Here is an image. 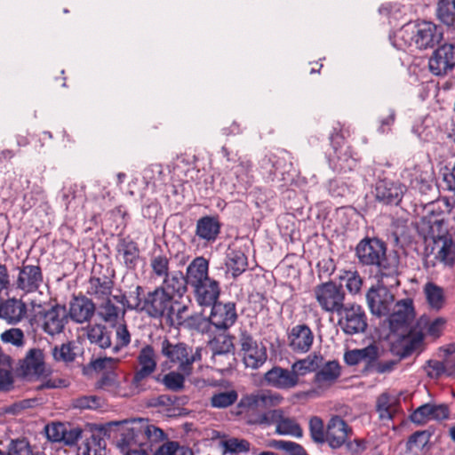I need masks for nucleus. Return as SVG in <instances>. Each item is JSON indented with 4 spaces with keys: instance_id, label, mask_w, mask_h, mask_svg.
I'll list each match as a JSON object with an SVG mask.
<instances>
[{
    "instance_id": "nucleus-1",
    "label": "nucleus",
    "mask_w": 455,
    "mask_h": 455,
    "mask_svg": "<svg viewBox=\"0 0 455 455\" xmlns=\"http://www.w3.org/2000/svg\"><path fill=\"white\" fill-rule=\"evenodd\" d=\"M355 255L360 266L375 268L374 277L392 278L400 272L399 256L396 252L387 253V243L377 236L361 239L355 245Z\"/></svg>"
},
{
    "instance_id": "nucleus-2",
    "label": "nucleus",
    "mask_w": 455,
    "mask_h": 455,
    "mask_svg": "<svg viewBox=\"0 0 455 455\" xmlns=\"http://www.w3.org/2000/svg\"><path fill=\"white\" fill-rule=\"evenodd\" d=\"M446 319L437 317L433 321L423 315L418 318L407 333L400 335L398 339L390 343V352L393 355H399L400 358H408L414 352L422 349L425 339V331L427 334L434 339L439 338L445 327Z\"/></svg>"
},
{
    "instance_id": "nucleus-3",
    "label": "nucleus",
    "mask_w": 455,
    "mask_h": 455,
    "mask_svg": "<svg viewBox=\"0 0 455 455\" xmlns=\"http://www.w3.org/2000/svg\"><path fill=\"white\" fill-rule=\"evenodd\" d=\"M119 425V422H116ZM121 443L124 446L135 445L147 448L153 452L155 447L168 440V435L148 419H132L120 423Z\"/></svg>"
},
{
    "instance_id": "nucleus-4",
    "label": "nucleus",
    "mask_w": 455,
    "mask_h": 455,
    "mask_svg": "<svg viewBox=\"0 0 455 455\" xmlns=\"http://www.w3.org/2000/svg\"><path fill=\"white\" fill-rule=\"evenodd\" d=\"M396 36L405 46H415L419 50L432 49L443 37V29L431 21L416 20L404 24Z\"/></svg>"
},
{
    "instance_id": "nucleus-5",
    "label": "nucleus",
    "mask_w": 455,
    "mask_h": 455,
    "mask_svg": "<svg viewBox=\"0 0 455 455\" xmlns=\"http://www.w3.org/2000/svg\"><path fill=\"white\" fill-rule=\"evenodd\" d=\"M156 346L167 363L177 365L178 370L187 375L192 374L194 363L202 360L201 347L194 349L185 342L171 340L166 336L159 338Z\"/></svg>"
},
{
    "instance_id": "nucleus-6",
    "label": "nucleus",
    "mask_w": 455,
    "mask_h": 455,
    "mask_svg": "<svg viewBox=\"0 0 455 455\" xmlns=\"http://www.w3.org/2000/svg\"><path fill=\"white\" fill-rule=\"evenodd\" d=\"M401 272L395 273L392 278L374 277L377 283L371 285L366 292V301L371 315L377 317L385 316L389 313L395 302V295L389 289L397 288L401 283Z\"/></svg>"
},
{
    "instance_id": "nucleus-7",
    "label": "nucleus",
    "mask_w": 455,
    "mask_h": 455,
    "mask_svg": "<svg viewBox=\"0 0 455 455\" xmlns=\"http://www.w3.org/2000/svg\"><path fill=\"white\" fill-rule=\"evenodd\" d=\"M282 400L279 395L246 394L238 401L232 413L248 425H256L261 409L278 405Z\"/></svg>"
},
{
    "instance_id": "nucleus-8",
    "label": "nucleus",
    "mask_w": 455,
    "mask_h": 455,
    "mask_svg": "<svg viewBox=\"0 0 455 455\" xmlns=\"http://www.w3.org/2000/svg\"><path fill=\"white\" fill-rule=\"evenodd\" d=\"M385 316H387L386 323L390 333L398 339L400 335L407 333L413 326L412 323L416 318L413 299L405 298L397 300Z\"/></svg>"
},
{
    "instance_id": "nucleus-9",
    "label": "nucleus",
    "mask_w": 455,
    "mask_h": 455,
    "mask_svg": "<svg viewBox=\"0 0 455 455\" xmlns=\"http://www.w3.org/2000/svg\"><path fill=\"white\" fill-rule=\"evenodd\" d=\"M144 304L141 312L153 319L164 320L170 316L172 309L173 296L165 291L162 286L156 287L144 295Z\"/></svg>"
},
{
    "instance_id": "nucleus-10",
    "label": "nucleus",
    "mask_w": 455,
    "mask_h": 455,
    "mask_svg": "<svg viewBox=\"0 0 455 455\" xmlns=\"http://www.w3.org/2000/svg\"><path fill=\"white\" fill-rule=\"evenodd\" d=\"M315 298L324 312L340 313L345 306V291L341 284L332 281L322 283L314 289Z\"/></svg>"
},
{
    "instance_id": "nucleus-11",
    "label": "nucleus",
    "mask_w": 455,
    "mask_h": 455,
    "mask_svg": "<svg viewBox=\"0 0 455 455\" xmlns=\"http://www.w3.org/2000/svg\"><path fill=\"white\" fill-rule=\"evenodd\" d=\"M338 324L347 335L363 333L367 327V316L362 306L355 303H348L342 307Z\"/></svg>"
},
{
    "instance_id": "nucleus-12",
    "label": "nucleus",
    "mask_w": 455,
    "mask_h": 455,
    "mask_svg": "<svg viewBox=\"0 0 455 455\" xmlns=\"http://www.w3.org/2000/svg\"><path fill=\"white\" fill-rule=\"evenodd\" d=\"M35 317L42 330L50 336L63 332L68 318L66 307L60 304L39 310Z\"/></svg>"
},
{
    "instance_id": "nucleus-13",
    "label": "nucleus",
    "mask_w": 455,
    "mask_h": 455,
    "mask_svg": "<svg viewBox=\"0 0 455 455\" xmlns=\"http://www.w3.org/2000/svg\"><path fill=\"white\" fill-rule=\"evenodd\" d=\"M260 167L268 172V179L286 181L292 168L291 156L286 150H280L276 154L265 155L259 161Z\"/></svg>"
},
{
    "instance_id": "nucleus-14",
    "label": "nucleus",
    "mask_w": 455,
    "mask_h": 455,
    "mask_svg": "<svg viewBox=\"0 0 455 455\" xmlns=\"http://www.w3.org/2000/svg\"><path fill=\"white\" fill-rule=\"evenodd\" d=\"M239 344L243 352V363L247 368L258 369L267 359V347L258 343L247 331H241Z\"/></svg>"
},
{
    "instance_id": "nucleus-15",
    "label": "nucleus",
    "mask_w": 455,
    "mask_h": 455,
    "mask_svg": "<svg viewBox=\"0 0 455 455\" xmlns=\"http://www.w3.org/2000/svg\"><path fill=\"white\" fill-rule=\"evenodd\" d=\"M428 68L438 76L451 71L455 68V44H443L435 49L428 60Z\"/></svg>"
},
{
    "instance_id": "nucleus-16",
    "label": "nucleus",
    "mask_w": 455,
    "mask_h": 455,
    "mask_svg": "<svg viewBox=\"0 0 455 455\" xmlns=\"http://www.w3.org/2000/svg\"><path fill=\"white\" fill-rule=\"evenodd\" d=\"M17 269L19 273L15 281L16 289L25 293H32L40 288L44 282V275L39 264H27L24 260Z\"/></svg>"
},
{
    "instance_id": "nucleus-17",
    "label": "nucleus",
    "mask_w": 455,
    "mask_h": 455,
    "mask_svg": "<svg viewBox=\"0 0 455 455\" xmlns=\"http://www.w3.org/2000/svg\"><path fill=\"white\" fill-rule=\"evenodd\" d=\"M407 192V187L399 182L381 180L375 187L376 200L387 205H398Z\"/></svg>"
},
{
    "instance_id": "nucleus-18",
    "label": "nucleus",
    "mask_w": 455,
    "mask_h": 455,
    "mask_svg": "<svg viewBox=\"0 0 455 455\" xmlns=\"http://www.w3.org/2000/svg\"><path fill=\"white\" fill-rule=\"evenodd\" d=\"M353 435V429L340 416H333L327 423L326 441L329 446L337 450L346 443Z\"/></svg>"
},
{
    "instance_id": "nucleus-19",
    "label": "nucleus",
    "mask_w": 455,
    "mask_h": 455,
    "mask_svg": "<svg viewBox=\"0 0 455 455\" xmlns=\"http://www.w3.org/2000/svg\"><path fill=\"white\" fill-rule=\"evenodd\" d=\"M212 307L210 321L218 330L226 331L235 324L237 320L235 302H216Z\"/></svg>"
},
{
    "instance_id": "nucleus-20",
    "label": "nucleus",
    "mask_w": 455,
    "mask_h": 455,
    "mask_svg": "<svg viewBox=\"0 0 455 455\" xmlns=\"http://www.w3.org/2000/svg\"><path fill=\"white\" fill-rule=\"evenodd\" d=\"M263 380L267 386L281 390L294 388L299 384L291 368L289 370L281 366L272 367L264 374Z\"/></svg>"
},
{
    "instance_id": "nucleus-21",
    "label": "nucleus",
    "mask_w": 455,
    "mask_h": 455,
    "mask_svg": "<svg viewBox=\"0 0 455 455\" xmlns=\"http://www.w3.org/2000/svg\"><path fill=\"white\" fill-rule=\"evenodd\" d=\"M196 301L203 307H211L220 295V283L215 278L204 280L192 286Z\"/></svg>"
},
{
    "instance_id": "nucleus-22",
    "label": "nucleus",
    "mask_w": 455,
    "mask_h": 455,
    "mask_svg": "<svg viewBox=\"0 0 455 455\" xmlns=\"http://www.w3.org/2000/svg\"><path fill=\"white\" fill-rule=\"evenodd\" d=\"M210 347L212 351V360L215 365L230 367L229 360L234 355L233 337L230 335L214 338L210 341Z\"/></svg>"
},
{
    "instance_id": "nucleus-23",
    "label": "nucleus",
    "mask_w": 455,
    "mask_h": 455,
    "mask_svg": "<svg viewBox=\"0 0 455 455\" xmlns=\"http://www.w3.org/2000/svg\"><path fill=\"white\" fill-rule=\"evenodd\" d=\"M449 414V408L445 404L424 403L410 415V420L418 426H422L432 419H446Z\"/></svg>"
},
{
    "instance_id": "nucleus-24",
    "label": "nucleus",
    "mask_w": 455,
    "mask_h": 455,
    "mask_svg": "<svg viewBox=\"0 0 455 455\" xmlns=\"http://www.w3.org/2000/svg\"><path fill=\"white\" fill-rule=\"evenodd\" d=\"M95 304L85 295L73 296L69 303L68 317L77 323L89 322L95 313Z\"/></svg>"
},
{
    "instance_id": "nucleus-25",
    "label": "nucleus",
    "mask_w": 455,
    "mask_h": 455,
    "mask_svg": "<svg viewBox=\"0 0 455 455\" xmlns=\"http://www.w3.org/2000/svg\"><path fill=\"white\" fill-rule=\"evenodd\" d=\"M291 349L297 353H307L314 342V334L310 327L305 323L295 325L288 333Z\"/></svg>"
},
{
    "instance_id": "nucleus-26",
    "label": "nucleus",
    "mask_w": 455,
    "mask_h": 455,
    "mask_svg": "<svg viewBox=\"0 0 455 455\" xmlns=\"http://www.w3.org/2000/svg\"><path fill=\"white\" fill-rule=\"evenodd\" d=\"M140 368L134 373L132 383L138 387L141 381L150 376L156 368V352L151 345L144 346L138 355Z\"/></svg>"
},
{
    "instance_id": "nucleus-27",
    "label": "nucleus",
    "mask_w": 455,
    "mask_h": 455,
    "mask_svg": "<svg viewBox=\"0 0 455 455\" xmlns=\"http://www.w3.org/2000/svg\"><path fill=\"white\" fill-rule=\"evenodd\" d=\"M20 370L26 378L42 376L45 371L43 350L40 348L29 349L20 363Z\"/></svg>"
},
{
    "instance_id": "nucleus-28",
    "label": "nucleus",
    "mask_w": 455,
    "mask_h": 455,
    "mask_svg": "<svg viewBox=\"0 0 455 455\" xmlns=\"http://www.w3.org/2000/svg\"><path fill=\"white\" fill-rule=\"evenodd\" d=\"M26 315L27 306L21 299L12 298L0 303V318L10 324L20 323Z\"/></svg>"
},
{
    "instance_id": "nucleus-29",
    "label": "nucleus",
    "mask_w": 455,
    "mask_h": 455,
    "mask_svg": "<svg viewBox=\"0 0 455 455\" xmlns=\"http://www.w3.org/2000/svg\"><path fill=\"white\" fill-rule=\"evenodd\" d=\"M116 251L117 255L122 257L123 262L127 268H135L140 258V249L136 242L130 236H119Z\"/></svg>"
},
{
    "instance_id": "nucleus-30",
    "label": "nucleus",
    "mask_w": 455,
    "mask_h": 455,
    "mask_svg": "<svg viewBox=\"0 0 455 455\" xmlns=\"http://www.w3.org/2000/svg\"><path fill=\"white\" fill-rule=\"evenodd\" d=\"M221 223L216 216L206 215L196 221V235L202 240L213 243L220 233Z\"/></svg>"
},
{
    "instance_id": "nucleus-31",
    "label": "nucleus",
    "mask_w": 455,
    "mask_h": 455,
    "mask_svg": "<svg viewBox=\"0 0 455 455\" xmlns=\"http://www.w3.org/2000/svg\"><path fill=\"white\" fill-rule=\"evenodd\" d=\"M341 368L338 361H329L315 372L314 383L318 387L331 386L340 376Z\"/></svg>"
},
{
    "instance_id": "nucleus-32",
    "label": "nucleus",
    "mask_w": 455,
    "mask_h": 455,
    "mask_svg": "<svg viewBox=\"0 0 455 455\" xmlns=\"http://www.w3.org/2000/svg\"><path fill=\"white\" fill-rule=\"evenodd\" d=\"M188 285H189V283L186 275L180 270H176L164 278L161 286L162 288H165V291L174 296V298L179 297L181 299L188 291Z\"/></svg>"
},
{
    "instance_id": "nucleus-33",
    "label": "nucleus",
    "mask_w": 455,
    "mask_h": 455,
    "mask_svg": "<svg viewBox=\"0 0 455 455\" xmlns=\"http://www.w3.org/2000/svg\"><path fill=\"white\" fill-rule=\"evenodd\" d=\"M186 278L191 287L211 278L209 276V261L202 256L195 258L187 267Z\"/></svg>"
},
{
    "instance_id": "nucleus-34",
    "label": "nucleus",
    "mask_w": 455,
    "mask_h": 455,
    "mask_svg": "<svg viewBox=\"0 0 455 455\" xmlns=\"http://www.w3.org/2000/svg\"><path fill=\"white\" fill-rule=\"evenodd\" d=\"M106 442L99 435L87 431L78 446L77 455H105Z\"/></svg>"
},
{
    "instance_id": "nucleus-35",
    "label": "nucleus",
    "mask_w": 455,
    "mask_h": 455,
    "mask_svg": "<svg viewBox=\"0 0 455 455\" xmlns=\"http://www.w3.org/2000/svg\"><path fill=\"white\" fill-rule=\"evenodd\" d=\"M114 282L107 275L102 277L91 276L88 281L86 293L97 299H105L111 295Z\"/></svg>"
},
{
    "instance_id": "nucleus-36",
    "label": "nucleus",
    "mask_w": 455,
    "mask_h": 455,
    "mask_svg": "<svg viewBox=\"0 0 455 455\" xmlns=\"http://www.w3.org/2000/svg\"><path fill=\"white\" fill-rule=\"evenodd\" d=\"M323 361V357L320 354L313 353L304 359H299L291 364V370L296 375V379L299 380V377H303L310 372H316Z\"/></svg>"
},
{
    "instance_id": "nucleus-37",
    "label": "nucleus",
    "mask_w": 455,
    "mask_h": 455,
    "mask_svg": "<svg viewBox=\"0 0 455 455\" xmlns=\"http://www.w3.org/2000/svg\"><path fill=\"white\" fill-rule=\"evenodd\" d=\"M226 266L227 268L231 271L232 276L236 278L247 269V256L240 249L228 248L226 257Z\"/></svg>"
},
{
    "instance_id": "nucleus-38",
    "label": "nucleus",
    "mask_w": 455,
    "mask_h": 455,
    "mask_svg": "<svg viewBox=\"0 0 455 455\" xmlns=\"http://www.w3.org/2000/svg\"><path fill=\"white\" fill-rule=\"evenodd\" d=\"M435 243H442V246L437 252L436 258L449 267L455 264V242L450 235H439Z\"/></svg>"
},
{
    "instance_id": "nucleus-39",
    "label": "nucleus",
    "mask_w": 455,
    "mask_h": 455,
    "mask_svg": "<svg viewBox=\"0 0 455 455\" xmlns=\"http://www.w3.org/2000/svg\"><path fill=\"white\" fill-rule=\"evenodd\" d=\"M87 339L92 344H95L102 349L111 347L110 332L104 325L94 324L90 326L87 330Z\"/></svg>"
},
{
    "instance_id": "nucleus-40",
    "label": "nucleus",
    "mask_w": 455,
    "mask_h": 455,
    "mask_svg": "<svg viewBox=\"0 0 455 455\" xmlns=\"http://www.w3.org/2000/svg\"><path fill=\"white\" fill-rule=\"evenodd\" d=\"M237 400L238 393L235 389L215 391L210 398V405L215 409H226L235 404Z\"/></svg>"
},
{
    "instance_id": "nucleus-41",
    "label": "nucleus",
    "mask_w": 455,
    "mask_h": 455,
    "mask_svg": "<svg viewBox=\"0 0 455 455\" xmlns=\"http://www.w3.org/2000/svg\"><path fill=\"white\" fill-rule=\"evenodd\" d=\"M427 301L432 308L441 309L444 304V293L442 287L434 283H427L424 288Z\"/></svg>"
},
{
    "instance_id": "nucleus-42",
    "label": "nucleus",
    "mask_w": 455,
    "mask_h": 455,
    "mask_svg": "<svg viewBox=\"0 0 455 455\" xmlns=\"http://www.w3.org/2000/svg\"><path fill=\"white\" fill-rule=\"evenodd\" d=\"M104 404V399L96 395H82L73 398L71 401L72 407L79 410H98Z\"/></svg>"
},
{
    "instance_id": "nucleus-43",
    "label": "nucleus",
    "mask_w": 455,
    "mask_h": 455,
    "mask_svg": "<svg viewBox=\"0 0 455 455\" xmlns=\"http://www.w3.org/2000/svg\"><path fill=\"white\" fill-rule=\"evenodd\" d=\"M188 310V306L183 301L178 300L173 297L172 309L171 310L170 316L166 317V324L169 326H180L186 323L187 317L185 314Z\"/></svg>"
},
{
    "instance_id": "nucleus-44",
    "label": "nucleus",
    "mask_w": 455,
    "mask_h": 455,
    "mask_svg": "<svg viewBox=\"0 0 455 455\" xmlns=\"http://www.w3.org/2000/svg\"><path fill=\"white\" fill-rule=\"evenodd\" d=\"M436 15L444 25L448 27L455 26V8L449 0H438Z\"/></svg>"
},
{
    "instance_id": "nucleus-45",
    "label": "nucleus",
    "mask_w": 455,
    "mask_h": 455,
    "mask_svg": "<svg viewBox=\"0 0 455 455\" xmlns=\"http://www.w3.org/2000/svg\"><path fill=\"white\" fill-rule=\"evenodd\" d=\"M275 433L280 435H293L295 437H301L303 430L294 419L285 417L284 414L282 419L275 427Z\"/></svg>"
},
{
    "instance_id": "nucleus-46",
    "label": "nucleus",
    "mask_w": 455,
    "mask_h": 455,
    "mask_svg": "<svg viewBox=\"0 0 455 455\" xmlns=\"http://www.w3.org/2000/svg\"><path fill=\"white\" fill-rule=\"evenodd\" d=\"M74 342L61 344L60 347L55 346L52 350V355L56 362H62L66 364L75 361L76 354L74 351Z\"/></svg>"
},
{
    "instance_id": "nucleus-47",
    "label": "nucleus",
    "mask_w": 455,
    "mask_h": 455,
    "mask_svg": "<svg viewBox=\"0 0 455 455\" xmlns=\"http://www.w3.org/2000/svg\"><path fill=\"white\" fill-rule=\"evenodd\" d=\"M222 446L225 453L241 454L250 451L251 443L245 439L230 437L222 441Z\"/></svg>"
},
{
    "instance_id": "nucleus-48",
    "label": "nucleus",
    "mask_w": 455,
    "mask_h": 455,
    "mask_svg": "<svg viewBox=\"0 0 455 455\" xmlns=\"http://www.w3.org/2000/svg\"><path fill=\"white\" fill-rule=\"evenodd\" d=\"M188 375L184 372H181L178 370V371H170L165 374L162 379V383L165 386V387L173 392L181 391L185 387V377Z\"/></svg>"
},
{
    "instance_id": "nucleus-49",
    "label": "nucleus",
    "mask_w": 455,
    "mask_h": 455,
    "mask_svg": "<svg viewBox=\"0 0 455 455\" xmlns=\"http://www.w3.org/2000/svg\"><path fill=\"white\" fill-rule=\"evenodd\" d=\"M309 432L312 440L315 443H324L326 441V429L320 417L313 416L309 419Z\"/></svg>"
},
{
    "instance_id": "nucleus-50",
    "label": "nucleus",
    "mask_w": 455,
    "mask_h": 455,
    "mask_svg": "<svg viewBox=\"0 0 455 455\" xmlns=\"http://www.w3.org/2000/svg\"><path fill=\"white\" fill-rule=\"evenodd\" d=\"M164 173L162 164H150L143 171V179L148 185L151 184L156 187L164 182Z\"/></svg>"
},
{
    "instance_id": "nucleus-51",
    "label": "nucleus",
    "mask_w": 455,
    "mask_h": 455,
    "mask_svg": "<svg viewBox=\"0 0 455 455\" xmlns=\"http://www.w3.org/2000/svg\"><path fill=\"white\" fill-rule=\"evenodd\" d=\"M98 314L103 321L107 323H116L119 316V308L115 306L108 297L100 305Z\"/></svg>"
},
{
    "instance_id": "nucleus-52",
    "label": "nucleus",
    "mask_w": 455,
    "mask_h": 455,
    "mask_svg": "<svg viewBox=\"0 0 455 455\" xmlns=\"http://www.w3.org/2000/svg\"><path fill=\"white\" fill-rule=\"evenodd\" d=\"M186 325L191 331L205 333L210 331L212 323L210 321V316L205 317L202 315H194L187 317Z\"/></svg>"
},
{
    "instance_id": "nucleus-53",
    "label": "nucleus",
    "mask_w": 455,
    "mask_h": 455,
    "mask_svg": "<svg viewBox=\"0 0 455 455\" xmlns=\"http://www.w3.org/2000/svg\"><path fill=\"white\" fill-rule=\"evenodd\" d=\"M424 370L427 372V377L433 379H438L445 373H451V368L445 367L443 362L438 360L430 359L427 361Z\"/></svg>"
},
{
    "instance_id": "nucleus-54",
    "label": "nucleus",
    "mask_w": 455,
    "mask_h": 455,
    "mask_svg": "<svg viewBox=\"0 0 455 455\" xmlns=\"http://www.w3.org/2000/svg\"><path fill=\"white\" fill-rule=\"evenodd\" d=\"M7 455H35L27 438L12 439L7 450Z\"/></svg>"
},
{
    "instance_id": "nucleus-55",
    "label": "nucleus",
    "mask_w": 455,
    "mask_h": 455,
    "mask_svg": "<svg viewBox=\"0 0 455 455\" xmlns=\"http://www.w3.org/2000/svg\"><path fill=\"white\" fill-rule=\"evenodd\" d=\"M341 280H346L347 290L353 294H356L361 291L363 279L357 271H346Z\"/></svg>"
},
{
    "instance_id": "nucleus-56",
    "label": "nucleus",
    "mask_w": 455,
    "mask_h": 455,
    "mask_svg": "<svg viewBox=\"0 0 455 455\" xmlns=\"http://www.w3.org/2000/svg\"><path fill=\"white\" fill-rule=\"evenodd\" d=\"M153 273L158 277H165L169 272V258L165 255L154 256L150 260Z\"/></svg>"
},
{
    "instance_id": "nucleus-57",
    "label": "nucleus",
    "mask_w": 455,
    "mask_h": 455,
    "mask_svg": "<svg viewBox=\"0 0 455 455\" xmlns=\"http://www.w3.org/2000/svg\"><path fill=\"white\" fill-rule=\"evenodd\" d=\"M283 415V411L282 409L268 410L265 412L260 411L259 417L258 418V420H256V425L278 426V423L282 419Z\"/></svg>"
},
{
    "instance_id": "nucleus-58",
    "label": "nucleus",
    "mask_w": 455,
    "mask_h": 455,
    "mask_svg": "<svg viewBox=\"0 0 455 455\" xmlns=\"http://www.w3.org/2000/svg\"><path fill=\"white\" fill-rule=\"evenodd\" d=\"M67 424L61 422H53L45 427V434L51 442L60 443L65 436Z\"/></svg>"
},
{
    "instance_id": "nucleus-59",
    "label": "nucleus",
    "mask_w": 455,
    "mask_h": 455,
    "mask_svg": "<svg viewBox=\"0 0 455 455\" xmlns=\"http://www.w3.org/2000/svg\"><path fill=\"white\" fill-rule=\"evenodd\" d=\"M117 387V375L114 370L103 372L102 376L96 382V387L104 390H115Z\"/></svg>"
},
{
    "instance_id": "nucleus-60",
    "label": "nucleus",
    "mask_w": 455,
    "mask_h": 455,
    "mask_svg": "<svg viewBox=\"0 0 455 455\" xmlns=\"http://www.w3.org/2000/svg\"><path fill=\"white\" fill-rule=\"evenodd\" d=\"M118 359H115L113 357H100L94 360H92L86 369H92L97 372L102 371L105 370L110 371L114 370L116 363L118 362Z\"/></svg>"
},
{
    "instance_id": "nucleus-61",
    "label": "nucleus",
    "mask_w": 455,
    "mask_h": 455,
    "mask_svg": "<svg viewBox=\"0 0 455 455\" xmlns=\"http://www.w3.org/2000/svg\"><path fill=\"white\" fill-rule=\"evenodd\" d=\"M376 410L379 414L381 419H392L394 413L391 410V404L389 403V396L387 394H382L379 396L376 404Z\"/></svg>"
},
{
    "instance_id": "nucleus-62",
    "label": "nucleus",
    "mask_w": 455,
    "mask_h": 455,
    "mask_svg": "<svg viewBox=\"0 0 455 455\" xmlns=\"http://www.w3.org/2000/svg\"><path fill=\"white\" fill-rule=\"evenodd\" d=\"M272 447L285 451L289 455H301L305 450L297 443L284 440H274L272 442Z\"/></svg>"
},
{
    "instance_id": "nucleus-63",
    "label": "nucleus",
    "mask_w": 455,
    "mask_h": 455,
    "mask_svg": "<svg viewBox=\"0 0 455 455\" xmlns=\"http://www.w3.org/2000/svg\"><path fill=\"white\" fill-rule=\"evenodd\" d=\"M272 447L285 451L289 455H301L305 450L297 443L284 440H274L272 442Z\"/></svg>"
},
{
    "instance_id": "nucleus-64",
    "label": "nucleus",
    "mask_w": 455,
    "mask_h": 455,
    "mask_svg": "<svg viewBox=\"0 0 455 455\" xmlns=\"http://www.w3.org/2000/svg\"><path fill=\"white\" fill-rule=\"evenodd\" d=\"M356 166V159L348 156L346 152L343 155H337L335 168L338 172L346 173L353 171Z\"/></svg>"
}]
</instances>
